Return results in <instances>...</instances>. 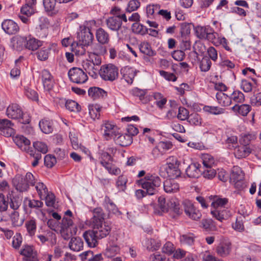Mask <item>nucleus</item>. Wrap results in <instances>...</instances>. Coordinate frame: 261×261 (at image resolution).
<instances>
[{
    "label": "nucleus",
    "mask_w": 261,
    "mask_h": 261,
    "mask_svg": "<svg viewBox=\"0 0 261 261\" xmlns=\"http://www.w3.org/2000/svg\"><path fill=\"white\" fill-rule=\"evenodd\" d=\"M170 205V201L166 203L165 198L161 196L158 198V207L154 208V213L161 215L163 213L167 212L169 211Z\"/></svg>",
    "instance_id": "obj_28"
},
{
    "label": "nucleus",
    "mask_w": 261,
    "mask_h": 261,
    "mask_svg": "<svg viewBox=\"0 0 261 261\" xmlns=\"http://www.w3.org/2000/svg\"><path fill=\"white\" fill-rule=\"evenodd\" d=\"M154 99L156 100V105L160 109H162L167 102V99L159 92H155L153 94Z\"/></svg>",
    "instance_id": "obj_54"
},
{
    "label": "nucleus",
    "mask_w": 261,
    "mask_h": 261,
    "mask_svg": "<svg viewBox=\"0 0 261 261\" xmlns=\"http://www.w3.org/2000/svg\"><path fill=\"white\" fill-rule=\"evenodd\" d=\"M211 214L214 218L221 222L224 219H228L231 216L230 212L225 207L212 211Z\"/></svg>",
    "instance_id": "obj_25"
},
{
    "label": "nucleus",
    "mask_w": 261,
    "mask_h": 261,
    "mask_svg": "<svg viewBox=\"0 0 261 261\" xmlns=\"http://www.w3.org/2000/svg\"><path fill=\"white\" fill-rule=\"evenodd\" d=\"M122 21L123 20L119 18L110 17L107 20V25L110 29L113 31H117L121 27Z\"/></svg>",
    "instance_id": "obj_32"
},
{
    "label": "nucleus",
    "mask_w": 261,
    "mask_h": 261,
    "mask_svg": "<svg viewBox=\"0 0 261 261\" xmlns=\"http://www.w3.org/2000/svg\"><path fill=\"white\" fill-rule=\"evenodd\" d=\"M82 66L86 72L92 77L96 78L97 76L100 69H99V66L96 65L94 63H92L88 61L84 60L83 61Z\"/></svg>",
    "instance_id": "obj_19"
},
{
    "label": "nucleus",
    "mask_w": 261,
    "mask_h": 261,
    "mask_svg": "<svg viewBox=\"0 0 261 261\" xmlns=\"http://www.w3.org/2000/svg\"><path fill=\"white\" fill-rule=\"evenodd\" d=\"M20 12L21 14L24 15L27 17L31 16L35 12L33 6L29 4L23 5L21 8Z\"/></svg>",
    "instance_id": "obj_63"
},
{
    "label": "nucleus",
    "mask_w": 261,
    "mask_h": 261,
    "mask_svg": "<svg viewBox=\"0 0 261 261\" xmlns=\"http://www.w3.org/2000/svg\"><path fill=\"white\" fill-rule=\"evenodd\" d=\"M119 251L120 248L117 245L110 244L107 246V247L105 251L104 254L107 257L110 258L115 256L119 252Z\"/></svg>",
    "instance_id": "obj_41"
},
{
    "label": "nucleus",
    "mask_w": 261,
    "mask_h": 261,
    "mask_svg": "<svg viewBox=\"0 0 261 261\" xmlns=\"http://www.w3.org/2000/svg\"><path fill=\"white\" fill-rule=\"evenodd\" d=\"M100 107L97 105H92L89 107V115L92 119L95 120L100 117Z\"/></svg>",
    "instance_id": "obj_52"
},
{
    "label": "nucleus",
    "mask_w": 261,
    "mask_h": 261,
    "mask_svg": "<svg viewBox=\"0 0 261 261\" xmlns=\"http://www.w3.org/2000/svg\"><path fill=\"white\" fill-rule=\"evenodd\" d=\"M231 109L233 112H238L239 114L245 116L250 111L251 107L247 104H242L241 105L235 104Z\"/></svg>",
    "instance_id": "obj_37"
},
{
    "label": "nucleus",
    "mask_w": 261,
    "mask_h": 261,
    "mask_svg": "<svg viewBox=\"0 0 261 261\" xmlns=\"http://www.w3.org/2000/svg\"><path fill=\"white\" fill-rule=\"evenodd\" d=\"M164 190L168 193L177 192L179 190L178 184L173 179H166L164 182Z\"/></svg>",
    "instance_id": "obj_27"
},
{
    "label": "nucleus",
    "mask_w": 261,
    "mask_h": 261,
    "mask_svg": "<svg viewBox=\"0 0 261 261\" xmlns=\"http://www.w3.org/2000/svg\"><path fill=\"white\" fill-rule=\"evenodd\" d=\"M234 148V155L238 159H242L248 156L252 151L249 145L243 144L236 145Z\"/></svg>",
    "instance_id": "obj_15"
},
{
    "label": "nucleus",
    "mask_w": 261,
    "mask_h": 261,
    "mask_svg": "<svg viewBox=\"0 0 261 261\" xmlns=\"http://www.w3.org/2000/svg\"><path fill=\"white\" fill-rule=\"evenodd\" d=\"M115 143L121 146H126L130 145L133 142V138L126 134H120L118 132V135H116L113 139Z\"/></svg>",
    "instance_id": "obj_24"
},
{
    "label": "nucleus",
    "mask_w": 261,
    "mask_h": 261,
    "mask_svg": "<svg viewBox=\"0 0 261 261\" xmlns=\"http://www.w3.org/2000/svg\"><path fill=\"white\" fill-rule=\"evenodd\" d=\"M27 42L25 43V48L31 50H36L40 46H42L41 41L36 39L31 36L27 37Z\"/></svg>",
    "instance_id": "obj_30"
},
{
    "label": "nucleus",
    "mask_w": 261,
    "mask_h": 261,
    "mask_svg": "<svg viewBox=\"0 0 261 261\" xmlns=\"http://www.w3.org/2000/svg\"><path fill=\"white\" fill-rule=\"evenodd\" d=\"M188 121L191 124L199 126L201 124L202 119L199 114L194 113L190 115Z\"/></svg>",
    "instance_id": "obj_57"
},
{
    "label": "nucleus",
    "mask_w": 261,
    "mask_h": 261,
    "mask_svg": "<svg viewBox=\"0 0 261 261\" xmlns=\"http://www.w3.org/2000/svg\"><path fill=\"white\" fill-rule=\"evenodd\" d=\"M14 124L7 119H0V133L1 135L9 137L15 133L13 128Z\"/></svg>",
    "instance_id": "obj_12"
},
{
    "label": "nucleus",
    "mask_w": 261,
    "mask_h": 261,
    "mask_svg": "<svg viewBox=\"0 0 261 261\" xmlns=\"http://www.w3.org/2000/svg\"><path fill=\"white\" fill-rule=\"evenodd\" d=\"M211 64L212 63L209 58L205 57L201 60L199 67L202 71L206 72L210 70Z\"/></svg>",
    "instance_id": "obj_59"
},
{
    "label": "nucleus",
    "mask_w": 261,
    "mask_h": 261,
    "mask_svg": "<svg viewBox=\"0 0 261 261\" xmlns=\"http://www.w3.org/2000/svg\"><path fill=\"white\" fill-rule=\"evenodd\" d=\"M118 68L114 65L105 64L100 67L99 74L103 80L113 82L118 77Z\"/></svg>",
    "instance_id": "obj_5"
},
{
    "label": "nucleus",
    "mask_w": 261,
    "mask_h": 261,
    "mask_svg": "<svg viewBox=\"0 0 261 261\" xmlns=\"http://www.w3.org/2000/svg\"><path fill=\"white\" fill-rule=\"evenodd\" d=\"M182 205L184 212L189 218L195 221L200 219L202 217L201 212L194 206L190 201L185 200L182 202Z\"/></svg>",
    "instance_id": "obj_9"
},
{
    "label": "nucleus",
    "mask_w": 261,
    "mask_h": 261,
    "mask_svg": "<svg viewBox=\"0 0 261 261\" xmlns=\"http://www.w3.org/2000/svg\"><path fill=\"white\" fill-rule=\"evenodd\" d=\"M201 159L203 166L205 168L212 167L215 165L216 160L211 154L204 153L202 155Z\"/></svg>",
    "instance_id": "obj_47"
},
{
    "label": "nucleus",
    "mask_w": 261,
    "mask_h": 261,
    "mask_svg": "<svg viewBox=\"0 0 261 261\" xmlns=\"http://www.w3.org/2000/svg\"><path fill=\"white\" fill-rule=\"evenodd\" d=\"M139 49L141 53L147 56H153L155 55L150 44L147 42H142L139 46Z\"/></svg>",
    "instance_id": "obj_50"
},
{
    "label": "nucleus",
    "mask_w": 261,
    "mask_h": 261,
    "mask_svg": "<svg viewBox=\"0 0 261 261\" xmlns=\"http://www.w3.org/2000/svg\"><path fill=\"white\" fill-rule=\"evenodd\" d=\"M10 219L12 224L14 226H20L24 222V218L20 216L19 213L16 210L14 211L10 215Z\"/></svg>",
    "instance_id": "obj_40"
},
{
    "label": "nucleus",
    "mask_w": 261,
    "mask_h": 261,
    "mask_svg": "<svg viewBox=\"0 0 261 261\" xmlns=\"http://www.w3.org/2000/svg\"><path fill=\"white\" fill-rule=\"evenodd\" d=\"M90 48L88 50V54H95L98 56L104 55L107 53V49L106 47L103 46L100 43H91L89 45Z\"/></svg>",
    "instance_id": "obj_29"
},
{
    "label": "nucleus",
    "mask_w": 261,
    "mask_h": 261,
    "mask_svg": "<svg viewBox=\"0 0 261 261\" xmlns=\"http://www.w3.org/2000/svg\"><path fill=\"white\" fill-rule=\"evenodd\" d=\"M6 115L12 119H22L23 112L21 107L17 103H12L7 108Z\"/></svg>",
    "instance_id": "obj_11"
},
{
    "label": "nucleus",
    "mask_w": 261,
    "mask_h": 261,
    "mask_svg": "<svg viewBox=\"0 0 261 261\" xmlns=\"http://www.w3.org/2000/svg\"><path fill=\"white\" fill-rule=\"evenodd\" d=\"M33 146L36 150L44 154L48 151L47 145L42 142L37 141L34 142Z\"/></svg>",
    "instance_id": "obj_64"
},
{
    "label": "nucleus",
    "mask_w": 261,
    "mask_h": 261,
    "mask_svg": "<svg viewBox=\"0 0 261 261\" xmlns=\"http://www.w3.org/2000/svg\"><path fill=\"white\" fill-rule=\"evenodd\" d=\"M50 50V47L49 46H45L41 48L37 52V58L39 60L45 61L49 56Z\"/></svg>",
    "instance_id": "obj_55"
},
{
    "label": "nucleus",
    "mask_w": 261,
    "mask_h": 261,
    "mask_svg": "<svg viewBox=\"0 0 261 261\" xmlns=\"http://www.w3.org/2000/svg\"><path fill=\"white\" fill-rule=\"evenodd\" d=\"M35 186V189L37 192V193L39 197L43 199V197H44L48 192V189L46 186L41 182H38L36 183Z\"/></svg>",
    "instance_id": "obj_51"
},
{
    "label": "nucleus",
    "mask_w": 261,
    "mask_h": 261,
    "mask_svg": "<svg viewBox=\"0 0 261 261\" xmlns=\"http://www.w3.org/2000/svg\"><path fill=\"white\" fill-rule=\"evenodd\" d=\"M27 37L20 35H16L11 39L12 48L16 50H21L25 48Z\"/></svg>",
    "instance_id": "obj_18"
},
{
    "label": "nucleus",
    "mask_w": 261,
    "mask_h": 261,
    "mask_svg": "<svg viewBox=\"0 0 261 261\" xmlns=\"http://www.w3.org/2000/svg\"><path fill=\"white\" fill-rule=\"evenodd\" d=\"M110 13L111 14L114 15L113 17L119 18L124 22H127V19L126 15L122 11L120 8L118 7H114L111 9Z\"/></svg>",
    "instance_id": "obj_53"
},
{
    "label": "nucleus",
    "mask_w": 261,
    "mask_h": 261,
    "mask_svg": "<svg viewBox=\"0 0 261 261\" xmlns=\"http://www.w3.org/2000/svg\"><path fill=\"white\" fill-rule=\"evenodd\" d=\"M25 226L30 236L32 237L35 235L37 229V223L35 220L31 219L27 221Z\"/></svg>",
    "instance_id": "obj_43"
},
{
    "label": "nucleus",
    "mask_w": 261,
    "mask_h": 261,
    "mask_svg": "<svg viewBox=\"0 0 261 261\" xmlns=\"http://www.w3.org/2000/svg\"><path fill=\"white\" fill-rule=\"evenodd\" d=\"M13 185L17 191L21 192L28 190L27 184L23 176L21 174H17L13 179Z\"/></svg>",
    "instance_id": "obj_20"
},
{
    "label": "nucleus",
    "mask_w": 261,
    "mask_h": 261,
    "mask_svg": "<svg viewBox=\"0 0 261 261\" xmlns=\"http://www.w3.org/2000/svg\"><path fill=\"white\" fill-rule=\"evenodd\" d=\"M124 80L128 84H131L133 82L134 79L136 75L137 71L132 67L126 66L121 70Z\"/></svg>",
    "instance_id": "obj_21"
},
{
    "label": "nucleus",
    "mask_w": 261,
    "mask_h": 261,
    "mask_svg": "<svg viewBox=\"0 0 261 261\" xmlns=\"http://www.w3.org/2000/svg\"><path fill=\"white\" fill-rule=\"evenodd\" d=\"M162 184L160 177L155 175L147 174L145 177V181L142 183V187L146 190L148 195H152L157 192L158 188Z\"/></svg>",
    "instance_id": "obj_4"
},
{
    "label": "nucleus",
    "mask_w": 261,
    "mask_h": 261,
    "mask_svg": "<svg viewBox=\"0 0 261 261\" xmlns=\"http://www.w3.org/2000/svg\"><path fill=\"white\" fill-rule=\"evenodd\" d=\"M167 167L166 168V172L169 177L175 178L180 175L181 172L179 169L180 162L174 156H170L168 158Z\"/></svg>",
    "instance_id": "obj_7"
},
{
    "label": "nucleus",
    "mask_w": 261,
    "mask_h": 261,
    "mask_svg": "<svg viewBox=\"0 0 261 261\" xmlns=\"http://www.w3.org/2000/svg\"><path fill=\"white\" fill-rule=\"evenodd\" d=\"M56 0H43V6L45 10L50 12L51 14H58L60 10L56 6Z\"/></svg>",
    "instance_id": "obj_33"
},
{
    "label": "nucleus",
    "mask_w": 261,
    "mask_h": 261,
    "mask_svg": "<svg viewBox=\"0 0 261 261\" xmlns=\"http://www.w3.org/2000/svg\"><path fill=\"white\" fill-rule=\"evenodd\" d=\"M203 110L205 112L214 115H219L224 113V109L218 107L205 106L203 107Z\"/></svg>",
    "instance_id": "obj_58"
},
{
    "label": "nucleus",
    "mask_w": 261,
    "mask_h": 261,
    "mask_svg": "<svg viewBox=\"0 0 261 261\" xmlns=\"http://www.w3.org/2000/svg\"><path fill=\"white\" fill-rule=\"evenodd\" d=\"M70 80L73 83L81 84L88 80V76L83 69L80 68L73 67L68 73Z\"/></svg>",
    "instance_id": "obj_6"
},
{
    "label": "nucleus",
    "mask_w": 261,
    "mask_h": 261,
    "mask_svg": "<svg viewBox=\"0 0 261 261\" xmlns=\"http://www.w3.org/2000/svg\"><path fill=\"white\" fill-rule=\"evenodd\" d=\"M96 24L95 20L86 21L80 27V32L78 33L77 37L80 44L84 46H89L93 40V35L91 32V29Z\"/></svg>",
    "instance_id": "obj_3"
},
{
    "label": "nucleus",
    "mask_w": 261,
    "mask_h": 261,
    "mask_svg": "<svg viewBox=\"0 0 261 261\" xmlns=\"http://www.w3.org/2000/svg\"><path fill=\"white\" fill-rule=\"evenodd\" d=\"M62 103H65V107L67 109L71 112H77L81 110L80 105L75 101L70 100L65 102V99H61Z\"/></svg>",
    "instance_id": "obj_45"
},
{
    "label": "nucleus",
    "mask_w": 261,
    "mask_h": 261,
    "mask_svg": "<svg viewBox=\"0 0 261 261\" xmlns=\"http://www.w3.org/2000/svg\"><path fill=\"white\" fill-rule=\"evenodd\" d=\"M200 164L198 163L191 164L186 169V174L190 178H198L201 174L199 169Z\"/></svg>",
    "instance_id": "obj_23"
},
{
    "label": "nucleus",
    "mask_w": 261,
    "mask_h": 261,
    "mask_svg": "<svg viewBox=\"0 0 261 261\" xmlns=\"http://www.w3.org/2000/svg\"><path fill=\"white\" fill-rule=\"evenodd\" d=\"M195 33L199 39H207L211 41H213L217 35L210 26H197L195 28Z\"/></svg>",
    "instance_id": "obj_8"
},
{
    "label": "nucleus",
    "mask_w": 261,
    "mask_h": 261,
    "mask_svg": "<svg viewBox=\"0 0 261 261\" xmlns=\"http://www.w3.org/2000/svg\"><path fill=\"white\" fill-rule=\"evenodd\" d=\"M231 251V244L229 242L220 243L216 248L217 253L221 257H226Z\"/></svg>",
    "instance_id": "obj_22"
},
{
    "label": "nucleus",
    "mask_w": 261,
    "mask_h": 261,
    "mask_svg": "<svg viewBox=\"0 0 261 261\" xmlns=\"http://www.w3.org/2000/svg\"><path fill=\"white\" fill-rule=\"evenodd\" d=\"M230 99L231 103L233 102L235 104L242 103L245 101L244 95L241 91H235L231 94Z\"/></svg>",
    "instance_id": "obj_48"
},
{
    "label": "nucleus",
    "mask_w": 261,
    "mask_h": 261,
    "mask_svg": "<svg viewBox=\"0 0 261 261\" xmlns=\"http://www.w3.org/2000/svg\"><path fill=\"white\" fill-rule=\"evenodd\" d=\"M20 254L23 256V261H39L37 252L32 246H25L21 250Z\"/></svg>",
    "instance_id": "obj_13"
},
{
    "label": "nucleus",
    "mask_w": 261,
    "mask_h": 261,
    "mask_svg": "<svg viewBox=\"0 0 261 261\" xmlns=\"http://www.w3.org/2000/svg\"><path fill=\"white\" fill-rule=\"evenodd\" d=\"M231 178L233 181L244 179V174L239 167H233L231 174Z\"/></svg>",
    "instance_id": "obj_49"
},
{
    "label": "nucleus",
    "mask_w": 261,
    "mask_h": 261,
    "mask_svg": "<svg viewBox=\"0 0 261 261\" xmlns=\"http://www.w3.org/2000/svg\"><path fill=\"white\" fill-rule=\"evenodd\" d=\"M24 94L27 97L33 100L38 99V94L36 91L31 87L26 86L24 87Z\"/></svg>",
    "instance_id": "obj_61"
},
{
    "label": "nucleus",
    "mask_w": 261,
    "mask_h": 261,
    "mask_svg": "<svg viewBox=\"0 0 261 261\" xmlns=\"http://www.w3.org/2000/svg\"><path fill=\"white\" fill-rule=\"evenodd\" d=\"M218 102L222 106H228L231 104L230 97L222 92H218L216 94Z\"/></svg>",
    "instance_id": "obj_39"
},
{
    "label": "nucleus",
    "mask_w": 261,
    "mask_h": 261,
    "mask_svg": "<svg viewBox=\"0 0 261 261\" xmlns=\"http://www.w3.org/2000/svg\"><path fill=\"white\" fill-rule=\"evenodd\" d=\"M96 37L98 42L101 44H107L109 42V34L102 28H99L97 30Z\"/></svg>",
    "instance_id": "obj_36"
},
{
    "label": "nucleus",
    "mask_w": 261,
    "mask_h": 261,
    "mask_svg": "<svg viewBox=\"0 0 261 261\" xmlns=\"http://www.w3.org/2000/svg\"><path fill=\"white\" fill-rule=\"evenodd\" d=\"M7 198L10 204V207L14 211L17 210L21 204V199L16 195H14L12 193H9Z\"/></svg>",
    "instance_id": "obj_31"
},
{
    "label": "nucleus",
    "mask_w": 261,
    "mask_h": 261,
    "mask_svg": "<svg viewBox=\"0 0 261 261\" xmlns=\"http://www.w3.org/2000/svg\"><path fill=\"white\" fill-rule=\"evenodd\" d=\"M69 247L74 251H80L83 249L84 243L80 238H72L69 243Z\"/></svg>",
    "instance_id": "obj_35"
},
{
    "label": "nucleus",
    "mask_w": 261,
    "mask_h": 261,
    "mask_svg": "<svg viewBox=\"0 0 261 261\" xmlns=\"http://www.w3.org/2000/svg\"><path fill=\"white\" fill-rule=\"evenodd\" d=\"M201 227L206 231H212L215 229V226L211 219H203L201 222Z\"/></svg>",
    "instance_id": "obj_60"
},
{
    "label": "nucleus",
    "mask_w": 261,
    "mask_h": 261,
    "mask_svg": "<svg viewBox=\"0 0 261 261\" xmlns=\"http://www.w3.org/2000/svg\"><path fill=\"white\" fill-rule=\"evenodd\" d=\"M39 125L42 132L46 134L51 133L54 130L53 122L46 119H42Z\"/></svg>",
    "instance_id": "obj_34"
},
{
    "label": "nucleus",
    "mask_w": 261,
    "mask_h": 261,
    "mask_svg": "<svg viewBox=\"0 0 261 261\" xmlns=\"http://www.w3.org/2000/svg\"><path fill=\"white\" fill-rule=\"evenodd\" d=\"M37 237L42 244L50 241L52 244H54L56 242L55 233L50 231L46 232L45 234H39Z\"/></svg>",
    "instance_id": "obj_38"
},
{
    "label": "nucleus",
    "mask_w": 261,
    "mask_h": 261,
    "mask_svg": "<svg viewBox=\"0 0 261 261\" xmlns=\"http://www.w3.org/2000/svg\"><path fill=\"white\" fill-rule=\"evenodd\" d=\"M101 130L106 140L114 139L116 135H118L119 129L113 123L109 121L105 122L101 126Z\"/></svg>",
    "instance_id": "obj_10"
},
{
    "label": "nucleus",
    "mask_w": 261,
    "mask_h": 261,
    "mask_svg": "<svg viewBox=\"0 0 261 261\" xmlns=\"http://www.w3.org/2000/svg\"><path fill=\"white\" fill-rule=\"evenodd\" d=\"M228 203V199L226 198H219L215 196L211 203L212 206L216 209H221L225 207V205Z\"/></svg>",
    "instance_id": "obj_42"
},
{
    "label": "nucleus",
    "mask_w": 261,
    "mask_h": 261,
    "mask_svg": "<svg viewBox=\"0 0 261 261\" xmlns=\"http://www.w3.org/2000/svg\"><path fill=\"white\" fill-rule=\"evenodd\" d=\"M103 205L109 212V215L115 214L119 215L121 214L116 205L107 196L105 197Z\"/></svg>",
    "instance_id": "obj_26"
},
{
    "label": "nucleus",
    "mask_w": 261,
    "mask_h": 261,
    "mask_svg": "<svg viewBox=\"0 0 261 261\" xmlns=\"http://www.w3.org/2000/svg\"><path fill=\"white\" fill-rule=\"evenodd\" d=\"M16 145L22 150L29 152L30 141L22 135H16L13 138Z\"/></svg>",
    "instance_id": "obj_14"
},
{
    "label": "nucleus",
    "mask_w": 261,
    "mask_h": 261,
    "mask_svg": "<svg viewBox=\"0 0 261 261\" xmlns=\"http://www.w3.org/2000/svg\"><path fill=\"white\" fill-rule=\"evenodd\" d=\"M93 216L91 219V226L97 237L102 239L107 236L111 230L110 225L104 221V213L102 210L97 207L93 210Z\"/></svg>",
    "instance_id": "obj_1"
},
{
    "label": "nucleus",
    "mask_w": 261,
    "mask_h": 261,
    "mask_svg": "<svg viewBox=\"0 0 261 261\" xmlns=\"http://www.w3.org/2000/svg\"><path fill=\"white\" fill-rule=\"evenodd\" d=\"M65 215L62 220L60 233L64 240H68L76 234L77 228L73 222L72 212L68 210L65 212Z\"/></svg>",
    "instance_id": "obj_2"
},
{
    "label": "nucleus",
    "mask_w": 261,
    "mask_h": 261,
    "mask_svg": "<svg viewBox=\"0 0 261 261\" xmlns=\"http://www.w3.org/2000/svg\"><path fill=\"white\" fill-rule=\"evenodd\" d=\"M105 94L106 92L103 90L98 87H92L88 90L89 95L93 99L103 97Z\"/></svg>",
    "instance_id": "obj_46"
},
{
    "label": "nucleus",
    "mask_w": 261,
    "mask_h": 261,
    "mask_svg": "<svg viewBox=\"0 0 261 261\" xmlns=\"http://www.w3.org/2000/svg\"><path fill=\"white\" fill-rule=\"evenodd\" d=\"M2 27L5 32L9 35L15 34L19 30L17 24L10 19L4 20L2 24Z\"/></svg>",
    "instance_id": "obj_17"
},
{
    "label": "nucleus",
    "mask_w": 261,
    "mask_h": 261,
    "mask_svg": "<svg viewBox=\"0 0 261 261\" xmlns=\"http://www.w3.org/2000/svg\"><path fill=\"white\" fill-rule=\"evenodd\" d=\"M83 237L90 247H95L98 244V240L100 239L95 233L93 229L86 231L83 234Z\"/></svg>",
    "instance_id": "obj_16"
},
{
    "label": "nucleus",
    "mask_w": 261,
    "mask_h": 261,
    "mask_svg": "<svg viewBox=\"0 0 261 261\" xmlns=\"http://www.w3.org/2000/svg\"><path fill=\"white\" fill-rule=\"evenodd\" d=\"M140 6V3L138 0H130L126 8V12H132L137 10Z\"/></svg>",
    "instance_id": "obj_62"
},
{
    "label": "nucleus",
    "mask_w": 261,
    "mask_h": 261,
    "mask_svg": "<svg viewBox=\"0 0 261 261\" xmlns=\"http://www.w3.org/2000/svg\"><path fill=\"white\" fill-rule=\"evenodd\" d=\"M180 242L184 245H192L194 242V237L192 233L181 235L180 236Z\"/></svg>",
    "instance_id": "obj_56"
},
{
    "label": "nucleus",
    "mask_w": 261,
    "mask_h": 261,
    "mask_svg": "<svg viewBox=\"0 0 261 261\" xmlns=\"http://www.w3.org/2000/svg\"><path fill=\"white\" fill-rule=\"evenodd\" d=\"M256 138V134L255 133H249L247 134H243L240 139V143L246 145H249L250 142L254 140Z\"/></svg>",
    "instance_id": "obj_44"
}]
</instances>
